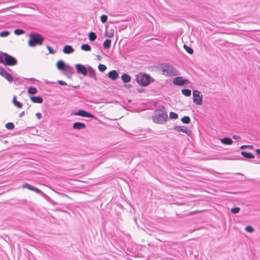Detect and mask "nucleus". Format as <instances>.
I'll return each instance as SVG.
<instances>
[{"label":"nucleus","mask_w":260,"mask_h":260,"mask_svg":"<svg viewBox=\"0 0 260 260\" xmlns=\"http://www.w3.org/2000/svg\"><path fill=\"white\" fill-rule=\"evenodd\" d=\"M136 80L138 83L143 86H146L154 81V79L149 75L142 73H140L136 76Z\"/></svg>","instance_id":"6"},{"label":"nucleus","mask_w":260,"mask_h":260,"mask_svg":"<svg viewBox=\"0 0 260 260\" xmlns=\"http://www.w3.org/2000/svg\"><path fill=\"white\" fill-rule=\"evenodd\" d=\"M96 37V35L94 32L91 31L88 34V39L91 42L94 41Z\"/></svg>","instance_id":"22"},{"label":"nucleus","mask_w":260,"mask_h":260,"mask_svg":"<svg viewBox=\"0 0 260 260\" xmlns=\"http://www.w3.org/2000/svg\"><path fill=\"white\" fill-rule=\"evenodd\" d=\"M31 190L34 191L35 192L39 194H44L40 189L35 187V186H33Z\"/></svg>","instance_id":"38"},{"label":"nucleus","mask_w":260,"mask_h":260,"mask_svg":"<svg viewBox=\"0 0 260 260\" xmlns=\"http://www.w3.org/2000/svg\"><path fill=\"white\" fill-rule=\"evenodd\" d=\"M121 80L124 83H128L131 80V77L126 73H124L121 77Z\"/></svg>","instance_id":"18"},{"label":"nucleus","mask_w":260,"mask_h":260,"mask_svg":"<svg viewBox=\"0 0 260 260\" xmlns=\"http://www.w3.org/2000/svg\"><path fill=\"white\" fill-rule=\"evenodd\" d=\"M29 36L30 39L28 44L31 47L42 45L45 39L43 36L37 32L30 33Z\"/></svg>","instance_id":"4"},{"label":"nucleus","mask_w":260,"mask_h":260,"mask_svg":"<svg viewBox=\"0 0 260 260\" xmlns=\"http://www.w3.org/2000/svg\"><path fill=\"white\" fill-rule=\"evenodd\" d=\"M6 128L9 130H12L14 128V125L12 122H8L5 125Z\"/></svg>","instance_id":"30"},{"label":"nucleus","mask_w":260,"mask_h":260,"mask_svg":"<svg viewBox=\"0 0 260 260\" xmlns=\"http://www.w3.org/2000/svg\"><path fill=\"white\" fill-rule=\"evenodd\" d=\"M240 153L244 157L247 159H252L254 158V155L251 152L242 151Z\"/></svg>","instance_id":"17"},{"label":"nucleus","mask_w":260,"mask_h":260,"mask_svg":"<svg viewBox=\"0 0 260 260\" xmlns=\"http://www.w3.org/2000/svg\"><path fill=\"white\" fill-rule=\"evenodd\" d=\"M182 93L186 96H190L191 94V91L189 89L185 88L182 90Z\"/></svg>","instance_id":"25"},{"label":"nucleus","mask_w":260,"mask_h":260,"mask_svg":"<svg viewBox=\"0 0 260 260\" xmlns=\"http://www.w3.org/2000/svg\"><path fill=\"white\" fill-rule=\"evenodd\" d=\"M168 118V116L166 108L164 106H161L155 110L152 120L156 123L163 124Z\"/></svg>","instance_id":"2"},{"label":"nucleus","mask_w":260,"mask_h":260,"mask_svg":"<svg viewBox=\"0 0 260 260\" xmlns=\"http://www.w3.org/2000/svg\"><path fill=\"white\" fill-rule=\"evenodd\" d=\"M111 40L110 39H106L104 43L103 46L105 49H109L111 47Z\"/></svg>","instance_id":"23"},{"label":"nucleus","mask_w":260,"mask_h":260,"mask_svg":"<svg viewBox=\"0 0 260 260\" xmlns=\"http://www.w3.org/2000/svg\"><path fill=\"white\" fill-rule=\"evenodd\" d=\"M245 231L248 233H252L254 231V229L251 226H246L245 228Z\"/></svg>","instance_id":"36"},{"label":"nucleus","mask_w":260,"mask_h":260,"mask_svg":"<svg viewBox=\"0 0 260 260\" xmlns=\"http://www.w3.org/2000/svg\"><path fill=\"white\" fill-rule=\"evenodd\" d=\"M3 78L6 79L9 82H12L14 80L12 76L6 71L1 75Z\"/></svg>","instance_id":"19"},{"label":"nucleus","mask_w":260,"mask_h":260,"mask_svg":"<svg viewBox=\"0 0 260 260\" xmlns=\"http://www.w3.org/2000/svg\"><path fill=\"white\" fill-rule=\"evenodd\" d=\"M63 75L67 76L68 78L71 79L72 75L74 74L75 72L73 67L70 66L69 64L62 71Z\"/></svg>","instance_id":"10"},{"label":"nucleus","mask_w":260,"mask_h":260,"mask_svg":"<svg viewBox=\"0 0 260 260\" xmlns=\"http://www.w3.org/2000/svg\"><path fill=\"white\" fill-rule=\"evenodd\" d=\"M2 57H0V63H3L5 66H13L17 63V60L16 58L9 55V54L1 52Z\"/></svg>","instance_id":"5"},{"label":"nucleus","mask_w":260,"mask_h":260,"mask_svg":"<svg viewBox=\"0 0 260 260\" xmlns=\"http://www.w3.org/2000/svg\"><path fill=\"white\" fill-rule=\"evenodd\" d=\"M98 69L100 72H103L107 69V67L105 64H99Z\"/></svg>","instance_id":"31"},{"label":"nucleus","mask_w":260,"mask_h":260,"mask_svg":"<svg viewBox=\"0 0 260 260\" xmlns=\"http://www.w3.org/2000/svg\"><path fill=\"white\" fill-rule=\"evenodd\" d=\"M233 138L234 139H235V140H240V139H241L240 136H237V135H233Z\"/></svg>","instance_id":"44"},{"label":"nucleus","mask_w":260,"mask_h":260,"mask_svg":"<svg viewBox=\"0 0 260 260\" xmlns=\"http://www.w3.org/2000/svg\"><path fill=\"white\" fill-rule=\"evenodd\" d=\"M173 83L175 85L183 86L184 84H189L190 81L189 80L184 79L182 77H177L173 79Z\"/></svg>","instance_id":"8"},{"label":"nucleus","mask_w":260,"mask_h":260,"mask_svg":"<svg viewBox=\"0 0 260 260\" xmlns=\"http://www.w3.org/2000/svg\"><path fill=\"white\" fill-rule=\"evenodd\" d=\"M255 151L257 154H258V155H260V149H258V148L256 149Z\"/></svg>","instance_id":"48"},{"label":"nucleus","mask_w":260,"mask_h":260,"mask_svg":"<svg viewBox=\"0 0 260 260\" xmlns=\"http://www.w3.org/2000/svg\"><path fill=\"white\" fill-rule=\"evenodd\" d=\"M159 69L166 76H174L178 75V72L172 64L162 63L159 66Z\"/></svg>","instance_id":"3"},{"label":"nucleus","mask_w":260,"mask_h":260,"mask_svg":"<svg viewBox=\"0 0 260 260\" xmlns=\"http://www.w3.org/2000/svg\"><path fill=\"white\" fill-rule=\"evenodd\" d=\"M220 141L222 144L225 145H231L233 143V140L229 137H225L221 139Z\"/></svg>","instance_id":"20"},{"label":"nucleus","mask_w":260,"mask_h":260,"mask_svg":"<svg viewBox=\"0 0 260 260\" xmlns=\"http://www.w3.org/2000/svg\"><path fill=\"white\" fill-rule=\"evenodd\" d=\"M108 16L105 14L101 16V21L102 23H105L107 21Z\"/></svg>","instance_id":"35"},{"label":"nucleus","mask_w":260,"mask_h":260,"mask_svg":"<svg viewBox=\"0 0 260 260\" xmlns=\"http://www.w3.org/2000/svg\"><path fill=\"white\" fill-rule=\"evenodd\" d=\"M10 34V32L8 30H5L3 31H2L0 33V37H8Z\"/></svg>","instance_id":"33"},{"label":"nucleus","mask_w":260,"mask_h":260,"mask_svg":"<svg viewBox=\"0 0 260 260\" xmlns=\"http://www.w3.org/2000/svg\"><path fill=\"white\" fill-rule=\"evenodd\" d=\"M108 77L112 80H116L118 77L119 75L117 72L116 70H112L110 71L108 75Z\"/></svg>","instance_id":"12"},{"label":"nucleus","mask_w":260,"mask_h":260,"mask_svg":"<svg viewBox=\"0 0 260 260\" xmlns=\"http://www.w3.org/2000/svg\"><path fill=\"white\" fill-rule=\"evenodd\" d=\"M199 212L198 211H194V212H191L190 214L191 215L194 213H198Z\"/></svg>","instance_id":"50"},{"label":"nucleus","mask_w":260,"mask_h":260,"mask_svg":"<svg viewBox=\"0 0 260 260\" xmlns=\"http://www.w3.org/2000/svg\"><path fill=\"white\" fill-rule=\"evenodd\" d=\"M6 71L3 68L0 67V75H2Z\"/></svg>","instance_id":"45"},{"label":"nucleus","mask_w":260,"mask_h":260,"mask_svg":"<svg viewBox=\"0 0 260 260\" xmlns=\"http://www.w3.org/2000/svg\"><path fill=\"white\" fill-rule=\"evenodd\" d=\"M14 32L16 35L19 36L24 34L25 31L22 29L17 28L14 30Z\"/></svg>","instance_id":"29"},{"label":"nucleus","mask_w":260,"mask_h":260,"mask_svg":"<svg viewBox=\"0 0 260 260\" xmlns=\"http://www.w3.org/2000/svg\"><path fill=\"white\" fill-rule=\"evenodd\" d=\"M181 121L185 123V124H188L190 123V117L188 116H183L181 119Z\"/></svg>","instance_id":"27"},{"label":"nucleus","mask_w":260,"mask_h":260,"mask_svg":"<svg viewBox=\"0 0 260 260\" xmlns=\"http://www.w3.org/2000/svg\"><path fill=\"white\" fill-rule=\"evenodd\" d=\"M126 88H131L132 86V85L131 84H125V86H124Z\"/></svg>","instance_id":"47"},{"label":"nucleus","mask_w":260,"mask_h":260,"mask_svg":"<svg viewBox=\"0 0 260 260\" xmlns=\"http://www.w3.org/2000/svg\"><path fill=\"white\" fill-rule=\"evenodd\" d=\"M74 88H78L79 87V85H77V86H73Z\"/></svg>","instance_id":"51"},{"label":"nucleus","mask_w":260,"mask_h":260,"mask_svg":"<svg viewBox=\"0 0 260 260\" xmlns=\"http://www.w3.org/2000/svg\"><path fill=\"white\" fill-rule=\"evenodd\" d=\"M27 92L30 94H35L37 92V89L36 87H30L28 88Z\"/></svg>","instance_id":"28"},{"label":"nucleus","mask_w":260,"mask_h":260,"mask_svg":"<svg viewBox=\"0 0 260 260\" xmlns=\"http://www.w3.org/2000/svg\"><path fill=\"white\" fill-rule=\"evenodd\" d=\"M62 51L64 54H69L72 53L74 51V49L72 46L66 45L63 47Z\"/></svg>","instance_id":"14"},{"label":"nucleus","mask_w":260,"mask_h":260,"mask_svg":"<svg viewBox=\"0 0 260 260\" xmlns=\"http://www.w3.org/2000/svg\"><path fill=\"white\" fill-rule=\"evenodd\" d=\"M172 129L177 131L178 132H182L186 134L188 136H189L191 133V131L188 129L187 127H186L185 126L175 125Z\"/></svg>","instance_id":"11"},{"label":"nucleus","mask_w":260,"mask_h":260,"mask_svg":"<svg viewBox=\"0 0 260 260\" xmlns=\"http://www.w3.org/2000/svg\"><path fill=\"white\" fill-rule=\"evenodd\" d=\"M105 36L108 38H112L114 36V31L112 30L111 32H106Z\"/></svg>","instance_id":"39"},{"label":"nucleus","mask_w":260,"mask_h":260,"mask_svg":"<svg viewBox=\"0 0 260 260\" xmlns=\"http://www.w3.org/2000/svg\"><path fill=\"white\" fill-rule=\"evenodd\" d=\"M253 148V146L247 145H242L240 147V149H246V148Z\"/></svg>","instance_id":"41"},{"label":"nucleus","mask_w":260,"mask_h":260,"mask_svg":"<svg viewBox=\"0 0 260 260\" xmlns=\"http://www.w3.org/2000/svg\"><path fill=\"white\" fill-rule=\"evenodd\" d=\"M73 114L76 116H80L83 117H88L92 119L95 118V117L93 114L82 109L79 110L77 112L74 113Z\"/></svg>","instance_id":"9"},{"label":"nucleus","mask_w":260,"mask_h":260,"mask_svg":"<svg viewBox=\"0 0 260 260\" xmlns=\"http://www.w3.org/2000/svg\"><path fill=\"white\" fill-rule=\"evenodd\" d=\"M84 84L86 85H88V86L89 85V84L88 83H86V82H85Z\"/></svg>","instance_id":"52"},{"label":"nucleus","mask_w":260,"mask_h":260,"mask_svg":"<svg viewBox=\"0 0 260 260\" xmlns=\"http://www.w3.org/2000/svg\"><path fill=\"white\" fill-rule=\"evenodd\" d=\"M85 127V124L80 122H76L73 124V128L75 129L80 130L84 129Z\"/></svg>","instance_id":"13"},{"label":"nucleus","mask_w":260,"mask_h":260,"mask_svg":"<svg viewBox=\"0 0 260 260\" xmlns=\"http://www.w3.org/2000/svg\"><path fill=\"white\" fill-rule=\"evenodd\" d=\"M193 102L197 105H201L203 103V96L201 92L197 90H194L192 92Z\"/></svg>","instance_id":"7"},{"label":"nucleus","mask_w":260,"mask_h":260,"mask_svg":"<svg viewBox=\"0 0 260 260\" xmlns=\"http://www.w3.org/2000/svg\"><path fill=\"white\" fill-rule=\"evenodd\" d=\"M47 48L48 49V51H49V53L50 54H54L55 53V51L50 46H48L47 45L46 46Z\"/></svg>","instance_id":"40"},{"label":"nucleus","mask_w":260,"mask_h":260,"mask_svg":"<svg viewBox=\"0 0 260 260\" xmlns=\"http://www.w3.org/2000/svg\"><path fill=\"white\" fill-rule=\"evenodd\" d=\"M36 116L37 118L39 119H40L42 117V114L39 112L37 113L36 114Z\"/></svg>","instance_id":"43"},{"label":"nucleus","mask_w":260,"mask_h":260,"mask_svg":"<svg viewBox=\"0 0 260 260\" xmlns=\"http://www.w3.org/2000/svg\"><path fill=\"white\" fill-rule=\"evenodd\" d=\"M29 80H34L35 79L34 78H30Z\"/></svg>","instance_id":"53"},{"label":"nucleus","mask_w":260,"mask_h":260,"mask_svg":"<svg viewBox=\"0 0 260 260\" xmlns=\"http://www.w3.org/2000/svg\"><path fill=\"white\" fill-rule=\"evenodd\" d=\"M3 57V56H2V55H0V57Z\"/></svg>","instance_id":"56"},{"label":"nucleus","mask_w":260,"mask_h":260,"mask_svg":"<svg viewBox=\"0 0 260 260\" xmlns=\"http://www.w3.org/2000/svg\"><path fill=\"white\" fill-rule=\"evenodd\" d=\"M183 48L186 50V51L189 54H192L193 53V50L192 48L187 45L184 44L183 45Z\"/></svg>","instance_id":"26"},{"label":"nucleus","mask_w":260,"mask_h":260,"mask_svg":"<svg viewBox=\"0 0 260 260\" xmlns=\"http://www.w3.org/2000/svg\"><path fill=\"white\" fill-rule=\"evenodd\" d=\"M22 187L23 188H26L27 189H28L29 190H31L32 187H33V186L27 183H24V184L22 185Z\"/></svg>","instance_id":"37"},{"label":"nucleus","mask_w":260,"mask_h":260,"mask_svg":"<svg viewBox=\"0 0 260 260\" xmlns=\"http://www.w3.org/2000/svg\"><path fill=\"white\" fill-rule=\"evenodd\" d=\"M30 100L34 103L41 104L43 102V99L40 96H30Z\"/></svg>","instance_id":"16"},{"label":"nucleus","mask_w":260,"mask_h":260,"mask_svg":"<svg viewBox=\"0 0 260 260\" xmlns=\"http://www.w3.org/2000/svg\"><path fill=\"white\" fill-rule=\"evenodd\" d=\"M12 102H13V104L14 105V106H16V107H17L18 108H21L22 107V106H23L22 104L21 103H20V102L17 101L16 100V98L15 96H14L13 97Z\"/></svg>","instance_id":"21"},{"label":"nucleus","mask_w":260,"mask_h":260,"mask_svg":"<svg viewBox=\"0 0 260 260\" xmlns=\"http://www.w3.org/2000/svg\"><path fill=\"white\" fill-rule=\"evenodd\" d=\"M237 175H242V174L241 173H237Z\"/></svg>","instance_id":"54"},{"label":"nucleus","mask_w":260,"mask_h":260,"mask_svg":"<svg viewBox=\"0 0 260 260\" xmlns=\"http://www.w3.org/2000/svg\"><path fill=\"white\" fill-rule=\"evenodd\" d=\"M81 49L85 51H91V48L88 44H83L81 45Z\"/></svg>","instance_id":"24"},{"label":"nucleus","mask_w":260,"mask_h":260,"mask_svg":"<svg viewBox=\"0 0 260 260\" xmlns=\"http://www.w3.org/2000/svg\"><path fill=\"white\" fill-rule=\"evenodd\" d=\"M68 64H66L64 61L62 60H59L56 63V67L59 70L63 71L64 69H65L67 66H68Z\"/></svg>","instance_id":"15"},{"label":"nucleus","mask_w":260,"mask_h":260,"mask_svg":"<svg viewBox=\"0 0 260 260\" xmlns=\"http://www.w3.org/2000/svg\"><path fill=\"white\" fill-rule=\"evenodd\" d=\"M240 211V208L238 207L232 208L231 210V212L233 214H237Z\"/></svg>","instance_id":"32"},{"label":"nucleus","mask_w":260,"mask_h":260,"mask_svg":"<svg viewBox=\"0 0 260 260\" xmlns=\"http://www.w3.org/2000/svg\"><path fill=\"white\" fill-rule=\"evenodd\" d=\"M96 57H97V58H98L99 60H101V56H100V55H96Z\"/></svg>","instance_id":"49"},{"label":"nucleus","mask_w":260,"mask_h":260,"mask_svg":"<svg viewBox=\"0 0 260 260\" xmlns=\"http://www.w3.org/2000/svg\"><path fill=\"white\" fill-rule=\"evenodd\" d=\"M24 115V111H22V112H21L20 114H19V117H22Z\"/></svg>","instance_id":"46"},{"label":"nucleus","mask_w":260,"mask_h":260,"mask_svg":"<svg viewBox=\"0 0 260 260\" xmlns=\"http://www.w3.org/2000/svg\"><path fill=\"white\" fill-rule=\"evenodd\" d=\"M77 74H82L84 76H88L90 78L93 79L95 81H98L94 70L90 66L86 68L84 65L77 63L75 64Z\"/></svg>","instance_id":"1"},{"label":"nucleus","mask_w":260,"mask_h":260,"mask_svg":"<svg viewBox=\"0 0 260 260\" xmlns=\"http://www.w3.org/2000/svg\"><path fill=\"white\" fill-rule=\"evenodd\" d=\"M178 117V115L173 112H171L170 113V118L171 119H177Z\"/></svg>","instance_id":"34"},{"label":"nucleus","mask_w":260,"mask_h":260,"mask_svg":"<svg viewBox=\"0 0 260 260\" xmlns=\"http://www.w3.org/2000/svg\"><path fill=\"white\" fill-rule=\"evenodd\" d=\"M57 83L60 85H66L67 83L62 80H58Z\"/></svg>","instance_id":"42"},{"label":"nucleus","mask_w":260,"mask_h":260,"mask_svg":"<svg viewBox=\"0 0 260 260\" xmlns=\"http://www.w3.org/2000/svg\"><path fill=\"white\" fill-rule=\"evenodd\" d=\"M258 69L260 71V66L258 67Z\"/></svg>","instance_id":"55"}]
</instances>
